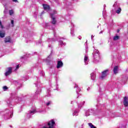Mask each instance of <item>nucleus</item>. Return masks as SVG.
Wrapping results in <instances>:
<instances>
[{
  "label": "nucleus",
  "mask_w": 128,
  "mask_h": 128,
  "mask_svg": "<svg viewBox=\"0 0 128 128\" xmlns=\"http://www.w3.org/2000/svg\"><path fill=\"white\" fill-rule=\"evenodd\" d=\"M93 56L94 60H93L95 64H98V62H100V60L98 59L100 58V52L98 50H94V52L92 53Z\"/></svg>",
  "instance_id": "f257e3e1"
},
{
  "label": "nucleus",
  "mask_w": 128,
  "mask_h": 128,
  "mask_svg": "<svg viewBox=\"0 0 128 128\" xmlns=\"http://www.w3.org/2000/svg\"><path fill=\"white\" fill-rule=\"evenodd\" d=\"M12 110L10 111V110H8L4 111V120H10V118L12 117Z\"/></svg>",
  "instance_id": "f03ea898"
},
{
  "label": "nucleus",
  "mask_w": 128,
  "mask_h": 128,
  "mask_svg": "<svg viewBox=\"0 0 128 128\" xmlns=\"http://www.w3.org/2000/svg\"><path fill=\"white\" fill-rule=\"evenodd\" d=\"M58 14V12L56 10H53L52 12L50 14V17L52 18V24H56V16L54 14Z\"/></svg>",
  "instance_id": "7ed1b4c3"
},
{
  "label": "nucleus",
  "mask_w": 128,
  "mask_h": 128,
  "mask_svg": "<svg viewBox=\"0 0 128 128\" xmlns=\"http://www.w3.org/2000/svg\"><path fill=\"white\" fill-rule=\"evenodd\" d=\"M12 72V68L10 67L6 68V72L4 74L6 76H10V74Z\"/></svg>",
  "instance_id": "20e7f679"
},
{
  "label": "nucleus",
  "mask_w": 128,
  "mask_h": 128,
  "mask_svg": "<svg viewBox=\"0 0 128 128\" xmlns=\"http://www.w3.org/2000/svg\"><path fill=\"white\" fill-rule=\"evenodd\" d=\"M110 74V72H108V70H104L102 72V75L101 76V78L102 79L104 78L106 76H108Z\"/></svg>",
  "instance_id": "39448f33"
},
{
  "label": "nucleus",
  "mask_w": 128,
  "mask_h": 128,
  "mask_svg": "<svg viewBox=\"0 0 128 128\" xmlns=\"http://www.w3.org/2000/svg\"><path fill=\"white\" fill-rule=\"evenodd\" d=\"M12 98H14V102H20L22 100V98H20V97H18V96H16V95L14 96V95H12Z\"/></svg>",
  "instance_id": "423d86ee"
},
{
  "label": "nucleus",
  "mask_w": 128,
  "mask_h": 128,
  "mask_svg": "<svg viewBox=\"0 0 128 128\" xmlns=\"http://www.w3.org/2000/svg\"><path fill=\"white\" fill-rule=\"evenodd\" d=\"M92 112H94V110L92 109H88L86 111L85 116H90V114H92Z\"/></svg>",
  "instance_id": "0eeeda50"
},
{
  "label": "nucleus",
  "mask_w": 128,
  "mask_h": 128,
  "mask_svg": "<svg viewBox=\"0 0 128 128\" xmlns=\"http://www.w3.org/2000/svg\"><path fill=\"white\" fill-rule=\"evenodd\" d=\"M63 66L64 63H62V60L58 61L56 66L57 68H62Z\"/></svg>",
  "instance_id": "6e6552de"
},
{
  "label": "nucleus",
  "mask_w": 128,
  "mask_h": 128,
  "mask_svg": "<svg viewBox=\"0 0 128 128\" xmlns=\"http://www.w3.org/2000/svg\"><path fill=\"white\" fill-rule=\"evenodd\" d=\"M84 62L86 66V64H88V62H90V60L88 59V56L87 55L84 56Z\"/></svg>",
  "instance_id": "1a4fd4ad"
},
{
  "label": "nucleus",
  "mask_w": 128,
  "mask_h": 128,
  "mask_svg": "<svg viewBox=\"0 0 128 128\" xmlns=\"http://www.w3.org/2000/svg\"><path fill=\"white\" fill-rule=\"evenodd\" d=\"M36 112V110H34L32 111H30L29 113L27 114V116L28 117V118H30L32 116V114H34Z\"/></svg>",
  "instance_id": "9d476101"
},
{
  "label": "nucleus",
  "mask_w": 128,
  "mask_h": 128,
  "mask_svg": "<svg viewBox=\"0 0 128 128\" xmlns=\"http://www.w3.org/2000/svg\"><path fill=\"white\" fill-rule=\"evenodd\" d=\"M42 6L44 10H46L47 12H48L49 10H50V6L46 4H43Z\"/></svg>",
  "instance_id": "9b49d317"
},
{
  "label": "nucleus",
  "mask_w": 128,
  "mask_h": 128,
  "mask_svg": "<svg viewBox=\"0 0 128 128\" xmlns=\"http://www.w3.org/2000/svg\"><path fill=\"white\" fill-rule=\"evenodd\" d=\"M124 104V106H128V99L126 96H125L124 98V100L123 101Z\"/></svg>",
  "instance_id": "f8f14e48"
},
{
  "label": "nucleus",
  "mask_w": 128,
  "mask_h": 128,
  "mask_svg": "<svg viewBox=\"0 0 128 128\" xmlns=\"http://www.w3.org/2000/svg\"><path fill=\"white\" fill-rule=\"evenodd\" d=\"M113 72L115 74H118V66H115L113 69Z\"/></svg>",
  "instance_id": "ddd939ff"
},
{
  "label": "nucleus",
  "mask_w": 128,
  "mask_h": 128,
  "mask_svg": "<svg viewBox=\"0 0 128 128\" xmlns=\"http://www.w3.org/2000/svg\"><path fill=\"white\" fill-rule=\"evenodd\" d=\"M4 36H6V32L2 30H0V37L4 38Z\"/></svg>",
  "instance_id": "4468645a"
},
{
  "label": "nucleus",
  "mask_w": 128,
  "mask_h": 128,
  "mask_svg": "<svg viewBox=\"0 0 128 128\" xmlns=\"http://www.w3.org/2000/svg\"><path fill=\"white\" fill-rule=\"evenodd\" d=\"M62 40H64V38H62L60 40H59V44L60 46H66V43H64Z\"/></svg>",
  "instance_id": "2eb2a0df"
},
{
  "label": "nucleus",
  "mask_w": 128,
  "mask_h": 128,
  "mask_svg": "<svg viewBox=\"0 0 128 128\" xmlns=\"http://www.w3.org/2000/svg\"><path fill=\"white\" fill-rule=\"evenodd\" d=\"M52 54V53L48 56V57L46 59V62H48V64H50V62L48 60H52V59L50 58V56Z\"/></svg>",
  "instance_id": "dca6fc26"
},
{
  "label": "nucleus",
  "mask_w": 128,
  "mask_h": 128,
  "mask_svg": "<svg viewBox=\"0 0 128 128\" xmlns=\"http://www.w3.org/2000/svg\"><path fill=\"white\" fill-rule=\"evenodd\" d=\"M42 92V89L39 88L37 90L36 92H35V96H38Z\"/></svg>",
  "instance_id": "f3484780"
},
{
  "label": "nucleus",
  "mask_w": 128,
  "mask_h": 128,
  "mask_svg": "<svg viewBox=\"0 0 128 128\" xmlns=\"http://www.w3.org/2000/svg\"><path fill=\"white\" fill-rule=\"evenodd\" d=\"M5 42H10V37H6L4 39Z\"/></svg>",
  "instance_id": "a211bd4d"
},
{
  "label": "nucleus",
  "mask_w": 128,
  "mask_h": 128,
  "mask_svg": "<svg viewBox=\"0 0 128 128\" xmlns=\"http://www.w3.org/2000/svg\"><path fill=\"white\" fill-rule=\"evenodd\" d=\"M90 76L92 80H96V74L94 73H92Z\"/></svg>",
  "instance_id": "6ab92c4d"
},
{
  "label": "nucleus",
  "mask_w": 128,
  "mask_h": 128,
  "mask_svg": "<svg viewBox=\"0 0 128 128\" xmlns=\"http://www.w3.org/2000/svg\"><path fill=\"white\" fill-rule=\"evenodd\" d=\"M74 88H77V89H76V94H78V92H80L81 90H80V88H78V85H76V86H74Z\"/></svg>",
  "instance_id": "aec40b11"
},
{
  "label": "nucleus",
  "mask_w": 128,
  "mask_h": 128,
  "mask_svg": "<svg viewBox=\"0 0 128 128\" xmlns=\"http://www.w3.org/2000/svg\"><path fill=\"white\" fill-rule=\"evenodd\" d=\"M84 102H82L81 103L78 104V108H82V106H84Z\"/></svg>",
  "instance_id": "412c9836"
},
{
  "label": "nucleus",
  "mask_w": 128,
  "mask_h": 128,
  "mask_svg": "<svg viewBox=\"0 0 128 128\" xmlns=\"http://www.w3.org/2000/svg\"><path fill=\"white\" fill-rule=\"evenodd\" d=\"M40 76H44V72L42 70L40 71Z\"/></svg>",
  "instance_id": "4be33fe9"
},
{
  "label": "nucleus",
  "mask_w": 128,
  "mask_h": 128,
  "mask_svg": "<svg viewBox=\"0 0 128 128\" xmlns=\"http://www.w3.org/2000/svg\"><path fill=\"white\" fill-rule=\"evenodd\" d=\"M73 116H78V110H76L72 114Z\"/></svg>",
  "instance_id": "5701e85b"
},
{
  "label": "nucleus",
  "mask_w": 128,
  "mask_h": 128,
  "mask_svg": "<svg viewBox=\"0 0 128 128\" xmlns=\"http://www.w3.org/2000/svg\"><path fill=\"white\" fill-rule=\"evenodd\" d=\"M88 124L90 128H96V127L94 126L92 123H88Z\"/></svg>",
  "instance_id": "b1692460"
},
{
  "label": "nucleus",
  "mask_w": 128,
  "mask_h": 128,
  "mask_svg": "<svg viewBox=\"0 0 128 128\" xmlns=\"http://www.w3.org/2000/svg\"><path fill=\"white\" fill-rule=\"evenodd\" d=\"M70 34L72 36H74V28H71Z\"/></svg>",
  "instance_id": "393cba45"
},
{
  "label": "nucleus",
  "mask_w": 128,
  "mask_h": 128,
  "mask_svg": "<svg viewBox=\"0 0 128 128\" xmlns=\"http://www.w3.org/2000/svg\"><path fill=\"white\" fill-rule=\"evenodd\" d=\"M22 80H23L24 82H26V80H28V76L22 77Z\"/></svg>",
  "instance_id": "a878e982"
},
{
  "label": "nucleus",
  "mask_w": 128,
  "mask_h": 128,
  "mask_svg": "<svg viewBox=\"0 0 128 128\" xmlns=\"http://www.w3.org/2000/svg\"><path fill=\"white\" fill-rule=\"evenodd\" d=\"M120 38V36H114L113 38L114 40H118Z\"/></svg>",
  "instance_id": "bb28decb"
},
{
  "label": "nucleus",
  "mask_w": 128,
  "mask_h": 128,
  "mask_svg": "<svg viewBox=\"0 0 128 128\" xmlns=\"http://www.w3.org/2000/svg\"><path fill=\"white\" fill-rule=\"evenodd\" d=\"M122 12V8H118V10H116V14H120V12Z\"/></svg>",
  "instance_id": "cd10ccee"
},
{
  "label": "nucleus",
  "mask_w": 128,
  "mask_h": 128,
  "mask_svg": "<svg viewBox=\"0 0 128 128\" xmlns=\"http://www.w3.org/2000/svg\"><path fill=\"white\" fill-rule=\"evenodd\" d=\"M114 8H118V2H116L113 5Z\"/></svg>",
  "instance_id": "c85d7f7f"
},
{
  "label": "nucleus",
  "mask_w": 128,
  "mask_h": 128,
  "mask_svg": "<svg viewBox=\"0 0 128 128\" xmlns=\"http://www.w3.org/2000/svg\"><path fill=\"white\" fill-rule=\"evenodd\" d=\"M47 93L48 94H47V96H50V89H48Z\"/></svg>",
  "instance_id": "c756f323"
},
{
  "label": "nucleus",
  "mask_w": 128,
  "mask_h": 128,
  "mask_svg": "<svg viewBox=\"0 0 128 128\" xmlns=\"http://www.w3.org/2000/svg\"><path fill=\"white\" fill-rule=\"evenodd\" d=\"M54 38H49L48 41V42H54Z\"/></svg>",
  "instance_id": "7c9ffc66"
},
{
  "label": "nucleus",
  "mask_w": 128,
  "mask_h": 128,
  "mask_svg": "<svg viewBox=\"0 0 128 128\" xmlns=\"http://www.w3.org/2000/svg\"><path fill=\"white\" fill-rule=\"evenodd\" d=\"M52 88H54V90H56V88H58V85L56 84V86L52 85Z\"/></svg>",
  "instance_id": "2f4dec72"
},
{
  "label": "nucleus",
  "mask_w": 128,
  "mask_h": 128,
  "mask_svg": "<svg viewBox=\"0 0 128 128\" xmlns=\"http://www.w3.org/2000/svg\"><path fill=\"white\" fill-rule=\"evenodd\" d=\"M13 14H14V10H9V14H10V16L12 15Z\"/></svg>",
  "instance_id": "473e14b6"
},
{
  "label": "nucleus",
  "mask_w": 128,
  "mask_h": 128,
  "mask_svg": "<svg viewBox=\"0 0 128 128\" xmlns=\"http://www.w3.org/2000/svg\"><path fill=\"white\" fill-rule=\"evenodd\" d=\"M8 86H3V90H4L6 91V90H8Z\"/></svg>",
  "instance_id": "72a5a7b5"
},
{
  "label": "nucleus",
  "mask_w": 128,
  "mask_h": 128,
  "mask_svg": "<svg viewBox=\"0 0 128 128\" xmlns=\"http://www.w3.org/2000/svg\"><path fill=\"white\" fill-rule=\"evenodd\" d=\"M50 104H52V101H49L46 103V106H50Z\"/></svg>",
  "instance_id": "f704fd0d"
},
{
  "label": "nucleus",
  "mask_w": 128,
  "mask_h": 128,
  "mask_svg": "<svg viewBox=\"0 0 128 128\" xmlns=\"http://www.w3.org/2000/svg\"><path fill=\"white\" fill-rule=\"evenodd\" d=\"M85 46H86L85 48H86V50H88V41H86V42L85 43Z\"/></svg>",
  "instance_id": "c9c22d12"
},
{
  "label": "nucleus",
  "mask_w": 128,
  "mask_h": 128,
  "mask_svg": "<svg viewBox=\"0 0 128 128\" xmlns=\"http://www.w3.org/2000/svg\"><path fill=\"white\" fill-rule=\"evenodd\" d=\"M0 26L1 28H4V26H2V21L0 20Z\"/></svg>",
  "instance_id": "e433bc0d"
},
{
  "label": "nucleus",
  "mask_w": 128,
  "mask_h": 128,
  "mask_svg": "<svg viewBox=\"0 0 128 128\" xmlns=\"http://www.w3.org/2000/svg\"><path fill=\"white\" fill-rule=\"evenodd\" d=\"M14 20H11V24H12V26H14Z\"/></svg>",
  "instance_id": "4c0bfd02"
},
{
  "label": "nucleus",
  "mask_w": 128,
  "mask_h": 128,
  "mask_svg": "<svg viewBox=\"0 0 128 128\" xmlns=\"http://www.w3.org/2000/svg\"><path fill=\"white\" fill-rule=\"evenodd\" d=\"M20 68V65L19 64H18L16 66V70H18Z\"/></svg>",
  "instance_id": "58836bf2"
},
{
  "label": "nucleus",
  "mask_w": 128,
  "mask_h": 128,
  "mask_svg": "<svg viewBox=\"0 0 128 128\" xmlns=\"http://www.w3.org/2000/svg\"><path fill=\"white\" fill-rule=\"evenodd\" d=\"M14 2H18V0H12Z\"/></svg>",
  "instance_id": "ea45409f"
},
{
  "label": "nucleus",
  "mask_w": 128,
  "mask_h": 128,
  "mask_svg": "<svg viewBox=\"0 0 128 128\" xmlns=\"http://www.w3.org/2000/svg\"><path fill=\"white\" fill-rule=\"evenodd\" d=\"M71 26H72V28H74V24H72V23H71Z\"/></svg>",
  "instance_id": "a19ab883"
},
{
  "label": "nucleus",
  "mask_w": 128,
  "mask_h": 128,
  "mask_svg": "<svg viewBox=\"0 0 128 128\" xmlns=\"http://www.w3.org/2000/svg\"><path fill=\"white\" fill-rule=\"evenodd\" d=\"M28 57V55L25 56L24 57H22V58H26Z\"/></svg>",
  "instance_id": "79ce46f5"
},
{
  "label": "nucleus",
  "mask_w": 128,
  "mask_h": 128,
  "mask_svg": "<svg viewBox=\"0 0 128 128\" xmlns=\"http://www.w3.org/2000/svg\"><path fill=\"white\" fill-rule=\"evenodd\" d=\"M36 86H38V83H35Z\"/></svg>",
  "instance_id": "37998d69"
},
{
  "label": "nucleus",
  "mask_w": 128,
  "mask_h": 128,
  "mask_svg": "<svg viewBox=\"0 0 128 128\" xmlns=\"http://www.w3.org/2000/svg\"><path fill=\"white\" fill-rule=\"evenodd\" d=\"M102 32H104V31L102 30L101 32H100V34H102Z\"/></svg>",
  "instance_id": "c03bdc74"
},
{
  "label": "nucleus",
  "mask_w": 128,
  "mask_h": 128,
  "mask_svg": "<svg viewBox=\"0 0 128 128\" xmlns=\"http://www.w3.org/2000/svg\"><path fill=\"white\" fill-rule=\"evenodd\" d=\"M90 88H88V89H87V90H90Z\"/></svg>",
  "instance_id": "a18cd8bd"
},
{
  "label": "nucleus",
  "mask_w": 128,
  "mask_h": 128,
  "mask_svg": "<svg viewBox=\"0 0 128 128\" xmlns=\"http://www.w3.org/2000/svg\"><path fill=\"white\" fill-rule=\"evenodd\" d=\"M117 32H118V33L120 32V30H117Z\"/></svg>",
  "instance_id": "49530a36"
},
{
  "label": "nucleus",
  "mask_w": 128,
  "mask_h": 128,
  "mask_svg": "<svg viewBox=\"0 0 128 128\" xmlns=\"http://www.w3.org/2000/svg\"><path fill=\"white\" fill-rule=\"evenodd\" d=\"M78 38H79L80 40H82V37H81V36H79V37H78Z\"/></svg>",
  "instance_id": "de8ad7c7"
},
{
  "label": "nucleus",
  "mask_w": 128,
  "mask_h": 128,
  "mask_svg": "<svg viewBox=\"0 0 128 128\" xmlns=\"http://www.w3.org/2000/svg\"><path fill=\"white\" fill-rule=\"evenodd\" d=\"M92 38H94V36H92V35L91 36V38L92 40Z\"/></svg>",
  "instance_id": "09e8293b"
},
{
  "label": "nucleus",
  "mask_w": 128,
  "mask_h": 128,
  "mask_svg": "<svg viewBox=\"0 0 128 128\" xmlns=\"http://www.w3.org/2000/svg\"><path fill=\"white\" fill-rule=\"evenodd\" d=\"M48 24H46V26H48Z\"/></svg>",
  "instance_id": "8fccbe9b"
},
{
  "label": "nucleus",
  "mask_w": 128,
  "mask_h": 128,
  "mask_svg": "<svg viewBox=\"0 0 128 128\" xmlns=\"http://www.w3.org/2000/svg\"><path fill=\"white\" fill-rule=\"evenodd\" d=\"M104 8H106V4H104Z\"/></svg>",
  "instance_id": "3c124183"
},
{
  "label": "nucleus",
  "mask_w": 128,
  "mask_h": 128,
  "mask_svg": "<svg viewBox=\"0 0 128 128\" xmlns=\"http://www.w3.org/2000/svg\"><path fill=\"white\" fill-rule=\"evenodd\" d=\"M6 11H4V14H6Z\"/></svg>",
  "instance_id": "603ef678"
},
{
  "label": "nucleus",
  "mask_w": 128,
  "mask_h": 128,
  "mask_svg": "<svg viewBox=\"0 0 128 128\" xmlns=\"http://www.w3.org/2000/svg\"><path fill=\"white\" fill-rule=\"evenodd\" d=\"M39 42L40 44H42V41H40Z\"/></svg>",
  "instance_id": "864d4df0"
},
{
  "label": "nucleus",
  "mask_w": 128,
  "mask_h": 128,
  "mask_svg": "<svg viewBox=\"0 0 128 128\" xmlns=\"http://www.w3.org/2000/svg\"><path fill=\"white\" fill-rule=\"evenodd\" d=\"M50 85L52 86V84L50 83Z\"/></svg>",
  "instance_id": "5fc2aeb1"
},
{
  "label": "nucleus",
  "mask_w": 128,
  "mask_h": 128,
  "mask_svg": "<svg viewBox=\"0 0 128 128\" xmlns=\"http://www.w3.org/2000/svg\"><path fill=\"white\" fill-rule=\"evenodd\" d=\"M37 80H38V78H37Z\"/></svg>",
  "instance_id": "6e6d98bb"
},
{
  "label": "nucleus",
  "mask_w": 128,
  "mask_h": 128,
  "mask_svg": "<svg viewBox=\"0 0 128 128\" xmlns=\"http://www.w3.org/2000/svg\"><path fill=\"white\" fill-rule=\"evenodd\" d=\"M44 12H42V14H44Z\"/></svg>",
  "instance_id": "4d7b16f0"
},
{
  "label": "nucleus",
  "mask_w": 128,
  "mask_h": 128,
  "mask_svg": "<svg viewBox=\"0 0 128 128\" xmlns=\"http://www.w3.org/2000/svg\"><path fill=\"white\" fill-rule=\"evenodd\" d=\"M48 47H49V48H50V46L49 45V46H48Z\"/></svg>",
  "instance_id": "13d9d810"
},
{
  "label": "nucleus",
  "mask_w": 128,
  "mask_h": 128,
  "mask_svg": "<svg viewBox=\"0 0 128 128\" xmlns=\"http://www.w3.org/2000/svg\"><path fill=\"white\" fill-rule=\"evenodd\" d=\"M54 36H56V34H54Z\"/></svg>",
  "instance_id": "bf43d9fd"
},
{
  "label": "nucleus",
  "mask_w": 128,
  "mask_h": 128,
  "mask_svg": "<svg viewBox=\"0 0 128 128\" xmlns=\"http://www.w3.org/2000/svg\"><path fill=\"white\" fill-rule=\"evenodd\" d=\"M28 56H30V54H29Z\"/></svg>",
  "instance_id": "052dcab7"
}]
</instances>
